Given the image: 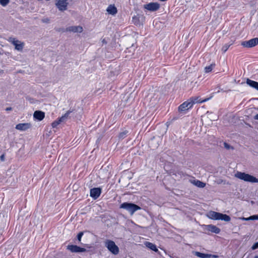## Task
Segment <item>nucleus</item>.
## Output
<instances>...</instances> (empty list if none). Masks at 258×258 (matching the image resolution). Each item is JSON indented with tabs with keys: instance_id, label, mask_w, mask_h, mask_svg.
<instances>
[{
	"instance_id": "1",
	"label": "nucleus",
	"mask_w": 258,
	"mask_h": 258,
	"mask_svg": "<svg viewBox=\"0 0 258 258\" xmlns=\"http://www.w3.org/2000/svg\"><path fill=\"white\" fill-rule=\"evenodd\" d=\"M235 176L244 181L251 183H257L258 179L255 177L244 172L238 171L235 174Z\"/></svg>"
},
{
	"instance_id": "2",
	"label": "nucleus",
	"mask_w": 258,
	"mask_h": 258,
	"mask_svg": "<svg viewBox=\"0 0 258 258\" xmlns=\"http://www.w3.org/2000/svg\"><path fill=\"white\" fill-rule=\"evenodd\" d=\"M208 217L212 220H221L225 222H229L231 220L229 216L215 211H210L208 213Z\"/></svg>"
},
{
	"instance_id": "3",
	"label": "nucleus",
	"mask_w": 258,
	"mask_h": 258,
	"mask_svg": "<svg viewBox=\"0 0 258 258\" xmlns=\"http://www.w3.org/2000/svg\"><path fill=\"white\" fill-rule=\"evenodd\" d=\"M120 209H123L127 211L131 215H133L135 212L141 209L139 206L131 203L124 202L120 205Z\"/></svg>"
},
{
	"instance_id": "4",
	"label": "nucleus",
	"mask_w": 258,
	"mask_h": 258,
	"mask_svg": "<svg viewBox=\"0 0 258 258\" xmlns=\"http://www.w3.org/2000/svg\"><path fill=\"white\" fill-rule=\"evenodd\" d=\"M104 245L111 253L114 255H117L119 253V247L115 244L113 241L107 239L104 241Z\"/></svg>"
},
{
	"instance_id": "5",
	"label": "nucleus",
	"mask_w": 258,
	"mask_h": 258,
	"mask_svg": "<svg viewBox=\"0 0 258 258\" xmlns=\"http://www.w3.org/2000/svg\"><path fill=\"white\" fill-rule=\"evenodd\" d=\"M8 41L15 46V49L19 51H22L24 46V42H22L14 37H10Z\"/></svg>"
},
{
	"instance_id": "6",
	"label": "nucleus",
	"mask_w": 258,
	"mask_h": 258,
	"mask_svg": "<svg viewBox=\"0 0 258 258\" xmlns=\"http://www.w3.org/2000/svg\"><path fill=\"white\" fill-rule=\"evenodd\" d=\"M258 44V38H254L248 41H244L241 42V45L244 47L251 48L256 46Z\"/></svg>"
},
{
	"instance_id": "7",
	"label": "nucleus",
	"mask_w": 258,
	"mask_h": 258,
	"mask_svg": "<svg viewBox=\"0 0 258 258\" xmlns=\"http://www.w3.org/2000/svg\"><path fill=\"white\" fill-rule=\"evenodd\" d=\"M68 2L67 0H56L55 6L61 12L67 9Z\"/></svg>"
},
{
	"instance_id": "8",
	"label": "nucleus",
	"mask_w": 258,
	"mask_h": 258,
	"mask_svg": "<svg viewBox=\"0 0 258 258\" xmlns=\"http://www.w3.org/2000/svg\"><path fill=\"white\" fill-rule=\"evenodd\" d=\"M160 8V4L158 3H150L144 5V8L151 12L157 11Z\"/></svg>"
},
{
	"instance_id": "9",
	"label": "nucleus",
	"mask_w": 258,
	"mask_h": 258,
	"mask_svg": "<svg viewBox=\"0 0 258 258\" xmlns=\"http://www.w3.org/2000/svg\"><path fill=\"white\" fill-rule=\"evenodd\" d=\"M192 105L189 99L185 101L178 107L179 112H183L192 107Z\"/></svg>"
},
{
	"instance_id": "10",
	"label": "nucleus",
	"mask_w": 258,
	"mask_h": 258,
	"mask_svg": "<svg viewBox=\"0 0 258 258\" xmlns=\"http://www.w3.org/2000/svg\"><path fill=\"white\" fill-rule=\"evenodd\" d=\"M101 194V188L100 187H94L90 189V197L94 200L98 199Z\"/></svg>"
},
{
	"instance_id": "11",
	"label": "nucleus",
	"mask_w": 258,
	"mask_h": 258,
	"mask_svg": "<svg viewBox=\"0 0 258 258\" xmlns=\"http://www.w3.org/2000/svg\"><path fill=\"white\" fill-rule=\"evenodd\" d=\"M67 249L70 250L72 252H83L86 251V249L85 248L76 245H69L67 246Z\"/></svg>"
},
{
	"instance_id": "12",
	"label": "nucleus",
	"mask_w": 258,
	"mask_h": 258,
	"mask_svg": "<svg viewBox=\"0 0 258 258\" xmlns=\"http://www.w3.org/2000/svg\"><path fill=\"white\" fill-rule=\"evenodd\" d=\"M32 127L30 123H21L16 125V129L20 131H26Z\"/></svg>"
},
{
	"instance_id": "13",
	"label": "nucleus",
	"mask_w": 258,
	"mask_h": 258,
	"mask_svg": "<svg viewBox=\"0 0 258 258\" xmlns=\"http://www.w3.org/2000/svg\"><path fill=\"white\" fill-rule=\"evenodd\" d=\"M45 117V113L43 111L37 110L34 112L33 117L35 120L41 121Z\"/></svg>"
},
{
	"instance_id": "14",
	"label": "nucleus",
	"mask_w": 258,
	"mask_h": 258,
	"mask_svg": "<svg viewBox=\"0 0 258 258\" xmlns=\"http://www.w3.org/2000/svg\"><path fill=\"white\" fill-rule=\"evenodd\" d=\"M206 229L211 232L218 234L220 232V229L213 225H206Z\"/></svg>"
},
{
	"instance_id": "15",
	"label": "nucleus",
	"mask_w": 258,
	"mask_h": 258,
	"mask_svg": "<svg viewBox=\"0 0 258 258\" xmlns=\"http://www.w3.org/2000/svg\"><path fill=\"white\" fill-rule=\"evenodd\" d=\"M189 100L193 106L196 103L206 102L207 101L209 100V98H206L204 100H202L201 98H200L199 97H192L190 98Z\"/></svg>"
},
{
	"instance_id": "16",
	"label": "nucleus",
	"mask_w": 258,
	"mask_h": 258,
	"mask_svg": "<svg viewBox=\"0 0 258 258\" xmlns=\"http://www.w3.org/2000/svg\"><path fill=\"white\" fill-rule=\"evenodd\" d=\"M67 31L69 32H73L74 33L78 32L81 33L83 31V27L80 26H70L67 28Z\"/></svg>"
},
{
	"instance_id": "17",
	"label": "nucleus",
	"mask_w": 258,
	"mask_h": 258,
	"mask_svg": "<svg viewBox=\"0 0 258 258\" xmlns=\"http://www.w3.org/2000/svg\"><path fill=\"white\" fill-rule=\"evenodd\" d=\"M106 11L109 14L111 15H115L117 13V8L114 5H109L106 9Z\"/></svg>"
},
{
	"instance_id": "18",
	"label": "nucleus",
	"mask_w": 258,
	"mask_h": 258,
	"mask_svg": "<svg viewBox=\"0 0 258 258\" xmlns=\"http://www.w3.org/2000/svg\"><path fill=\"white\" fill-rule=\"evenodd\" d=\"M246 84L250 87L258 91V82L247 79Z\"/></svg>"
},
{
	"instance_id": "19",
	"label": "nucleus",
	"mask_w": 258,
	"mask_h": 258,
	"mask_svg": "<svg viewBox=\"0 0 258 258\" xmlns=\"http://www.w3.org/2000/svg\"><path fill=\"white\" fill-rule=\"evenodd\" d=\"M73 110L71 109L67 111L64 115L61 116L60 117L57 118L58 119V121H59L60 123L66 121L67 119L68 118L70 114L73 112Z\"/></svg>"
},
{
	"instance_id": "20",
	"label": "nucleus",
	"mask_w": 258,
	"mask_h": 258,
	"mask_svg": "<svg viewBox=\"0 0 258 258\" xmlns=\"http://www.w3.org/2000/svg\"><path fill=\"white\" fill-rule=\"evenodd\" d=\"M145 245L147 247H148L150 249H151L155 252H157L158 251L156 245L151 242H146L145 243Z\"/></svg>"
},
{
	"instance_id": "21",
	"label": "nucleus",
	"mask_w": 258,
	"mask_h": 258,
	"mask_svg": "<svg viewBox=\"0 0 258 258\" xmlns=\"http://www.w3.org/2000/svg\"><path fill=\"white\" fill-rule=\"evenodd\" d=\"M209 254L203 253L198 251L195 252V255L201 258H209Z\"/></svg>"
},
{
	"instance_id": "22",
	"label": "nucleus",
	"mask_w": 258,
	"mask_h": 258,
	"mask_svg": "<svg viewBox=\"0 0 258 258\" xmlns=\"http://www.w3.org/2000/svg\"><path fill=\"white\" fill-rule=\"evenodd\" d=\"M194 183L197 186L201 188L204 187L206 185V184L205 183L198 180H194Z\"/></svg>"
},
{
	"instance_id": "23",
	"label": "nucleus",
	"mask_w": 258,
	"mask_h": 258,
	"mask_svg": "<svg viewBox=\"0 0 258 258\" xmlns=\"http://www.w3.org/2000/svg\"><path fill=\"white\" fill-rule=\"evenodd\" d=\"M215 67V64H211L208 66H206L205 68V72L208 73L211 72Z\"/></svg>"
},
{
	"instance_id": "24",
	"label": "nucleus",
	"mask_w": 258,
	"mask_h": 258,
	"mask_svg": "<svg viewBox=\"0 0 258 258\" xmlns=\"http://www.w3.org/2000/svg\"><path fill=\"white\" fill-rule=\"evenodd\" d=\"M232 43H228V44H224L223 47H222V49H221V50L222 51V52L223 53H225L226 52V51L228 49V48H229V47L232 45Z\"/></svg>"
},
{
	"instance_id": "25",
	"label": "nucleus",
	"mask_w": 258,
	"mask_h": 258,
	"mask_svg": "<svg viewBox=\"0 0 258 258\" xmlns=\"http://www.w3.org/2000/svg\"><path fill=\"white\" fill-rule=\"evenodd\" d=\"M245 220H258V215H254L253 216H251L247 218H243Z\"/></svg>"
},
{
	"instance_id": "26",
	"label": "nucleus",
	"mask_w": 258,
	"mask_h": 258,
	"mask_svg": "<svg viewBox=\"0 0 258 258\" xmlns=\"http://www.w3.org/2000/svg\"><path fill=\"white\" fill-rule=\"evenodd\" d=\"M127 133L128 132L126 131L120 133L119 135V138L121 139H124L126 137Z\"/></svg>"
},
{
	"instance_id": "27",
	"label": "nucleus",
	"mask_w": 258,
	"mask_h": 258,
	"mask_svg": "<svg viewBox=\"0 0 258 258\" xmlns=\"http://www.w3.org/2000/svg\"><path fill=\"white\" fill-rule=\"evenodd\" d=\"M60 122L58 121V119H57L56 120H55L54 121H53L52 124H51V126H52V128H55L58 125H59L60 124Z\"/></svg>"
},
{
	"instance_id": "28",
	"label": "nucleus",
	"mask_w": 258,
	"mask_h": 258,
	"mask_svg": "<svg viewBox=\"0 0 258 258\" xmlns=\"http://www.w3.org/2000/svg\"><path fill=\"white\" fill-rule=\"evenodd\" d=\"M9 3V0H0V4L3 6H6Z\"/></svg>"
},
{
	"instance_id": "29",
	"label": "nucleus",
	"mask_w": 258,
	"mask_h": 258,
	"mask_svg": "<svg viewBox=\"0 0 258 258\" xmlns=\"http://www.w3.org/2000/svg\"><path fill=\"white\" fill-rule=\"evenodd\" d=\"M83 234L84 233L83 232H80V233H78L77 235V239L79 242L81 241V238L82 236L83 235Z\"/></svg>"
},
{
	"instance_id": "30",
	"label": "nucleus",
	"mask_w": 258,
	"mask_h": 258,
	"mask_svg": "<svg viewBox=\"0 0 258 258\" xmlns=\"http://www.w3.org/2000/svg\"><path fill=\"white\" fill-rule=\"evenodd\" d=\"M258 248V242H255L251 247L252 250H254Z\"/></svg>"
},
{
	"instance_id": "31",
	"label": "nucleus",
	"mask_w": 258,
	"mask_h": 258,
	"mask_svg": "<svg viewBox=\"0 0 258 258\" xmlns=\"http://www.w3.org/2000/svg\"><path fill=\"white\" fill-rule=\"evenodd\" d=\"M224 147L227 149H230L231 148H233L228 144H227V143H225V142L224 143Z\"/></svg>"
},
{
	"instance_id": "32",
	"label": "nucleus",
	"mask_w": 258,
	"mask_h": 258,
	"mask_svg": "<svg viewBox=\"0 0 258 258\" xmlns=\"http://www.w3.org/2000/svg\"><path fill=\"white\" fill-rule=\"evenodd\" d=\"M209 258H211V257L218 258V255H217L209 254Z\"/></svg>"
},
{
	"instance_id": "33",
	"label": "nucleus",
	"mask_w": 258,
	"mask_h": 258,
	"mask_svg": "<svg viewBox=\"0 0 258 258\" xmlns=\"http://www.w3.org/2000/svg\"><path fill=\"white\" fill-rule=\"evenodd\" d=\"M1 160L2 161H4L5 160V155L4 154H3L0 157Z\"/></svg>"
},
{
	"instance_id": "34",
	"label": "nucleus",
	"mask_w": 258,
	"mask_h": 258,
	"mask_svg": "<svg viewBox=\"0 0 258 258\" xmlns=\"http://www.w3.org/2000/svg\"><path fill=\"white\" fill-rule=\"evenodd\" d=\"M253 118L255 120H258V113L254 115Z\"/></svg>"
},
{
	"instance_id": "35",
	"label": "nucleus",
	"mask_w": 258,
	"mask_h": 258,
	"mask_svg": "<svg viewBox=\"0 0 258 258\" xmlns=\"http://www.w3.org/2000/svg\"><path fill=\"white\" fill-rule=\"evenodd\" d=\"M12 110V107H7V108H6V111H10V110Z\"/></svg>"
},
{
	"instance_id": "36",
	"label": "nucleus",
	"mask_w": 258,
	"mask_h": 258,
	"mask_svg": "<svg viewBox=\"0 0 258 258\" xmlns=\"http://www.w3.org/2000/svg\"><path fill=\"white\" fill-rule=\"evenodd\" d=\"M86 246L88 248H90V247H91V246H88V245H87V244L86 245Z\"/></svg>"
},
{
	"instance_id": "37",
	"label": "nucleus",
	"mask_w": 258,
	"mask_h": 258,
	"mask_svg": "<svg viewBox=\"0 0 258 258\" xmlns=\"http://www.w3.org/2000/svg\"><path fill=\"white\" fill-rule=\"evenodd\" d=\"M254 258H258V255H255Z\"/></svg>"
}]
</instances>
